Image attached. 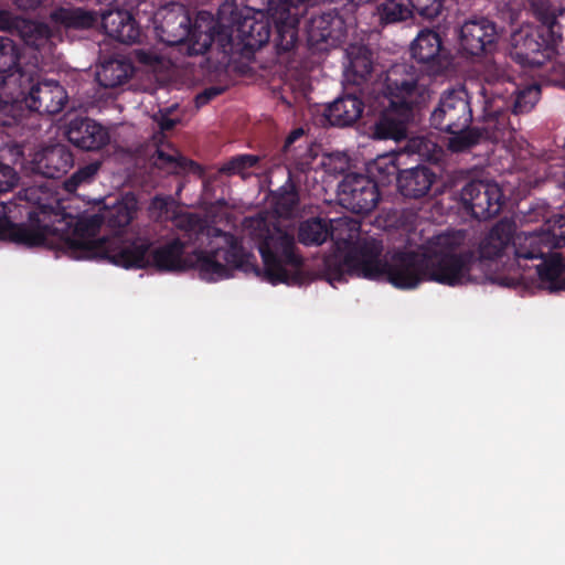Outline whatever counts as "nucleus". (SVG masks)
<instances>
[{
	"instance_id": "nucleus-2",
	"label": "nucleus",
	"mask_w": 565,
	"mask_h": 565,
	"mask_svg": "<svg viewBox=\"0 0 565 565\" xmlns=\"http://www.w3.org/2000/svg\"><path fill=\"white\" fill-rule=\"evenodd\" d=\"M215 236L223 245L211 250H195L189 256V268L198 270L201 279L217 281L231 277L232 269L252 274L263 280L279 285L300 286L303 281V258L297 253L295 236L279 227L266 228L257 248L263 267L256 256L247 250L234 234L215 228Z\"/></svg>"
},
{
	"instance_id": "nucleus-47",
	"label": "nucleus",
	"mask_w": 565,
	"mask_h": 565,
	"mask_svg": "<svg viewBox=\"0 0 565 565\" xmlns=\"http://www.w3.org/2000/svg\"><path fill=\"white\" fill-rule=\"evenodd\" d=\"M21 18L9 10L0 9V31L14 35Z\"/></svg>"
},
{
	"instance_id": "nucleus-24",
	"label": "nucleus",
	"mask_w": 565,
	"mask_h": 565,
	"mask_svg": "<svg viewBox=\"0 0 565 565\" xmlns=\"http://www.w3.org/2000/svg\"><path fill=\"white\" fill-rule=\"evenodd\" d=\"M364 106L362 97L356 92L347 93L328 105L324 116L332 126L349 127L361 118Z\"/></svg>"
},
{
	"instance_id": "nucleus-8",
	"label": "nucleus",
	"mask_w": 565,
	"mask_h": 565,
	"mask_svg": "<svg viewBox=\"0 0 565 565\" xmlns=\"http://www.w3.org/2000/svg\"><path fill=\"white\" fill-rule=\"evenodd\" d=\"M495 97L489 103L483 117L491 120L492 128H500V139L510 126L509 114L519 116L530 113L539 102L541 89L537 85H527L520 88L518 84L508 83L507 88L492 93Z\"/></svg>"
},
{
	"instance_id": "nucleus-44",
	"label": "nucleus",
	"mask_w": 565,
	"mask_h": 565,
	"mask_svg": "<svg viewBox=\"0 0 565 565\" xmlns=\"http://www.w3.org/2000/svg\"><path fill=\"white\" fill-rule=\"evenodd\" d=\"M18 181L17 171L12 167L0 162V194L11 191Z\"/></svg>"
},
{
	"instance_id": "nucleus-1",
	"label": "nucleus",
	"mask_w": 565,
	"mask_h": 565,
	"mask_svg": "<svg viewBox=\"0 0 565 565\" xmlns=\"http://www.w3.org/2000/svg\"><path fill=\"white\" fill-rule=\"evenodd\" d=\"M519 234L510 221H499L481 239L478 249L465 246L461 231L441 233L429 238L416 250H397L383 255L382 241L360 238L348 245L343 257L326 259V275L333 282L348 277L387 281L398 289H414L424 281L449 287L476 282L472 271L483 260L500 257Z\"/></svg>"
},
{
	"instance_id": "nucleus-40",
	"label": "nucleus",
	"mask_w": 565,
	"mask_h": 565,
	"mask_svg": "<svg viewBox=\"0 0 565 565\" xmlns=\"http://www.w3.org/2000/svg\"><path fill=\"white\" fill-rule=\"evenodd\" d=\"M173 225L184 232V236L190 242L198 238V235L205 228L203 220L194 213L173 214Z\"/></svg>"
},
{
	"instance_id": "nucleus-49",
	"label": "nucleus",
	"mask_w": 565,
	"mask_h": 565,
	"mask_svg": "<svg viewBox=\"0 0 565 565\" xmlns=\"http://www.w3.org/2000/svg\"><path fill=\"white\" fill-rule=\"evenodd\" d=\"M429 145L435 146L434 143L427 141L425 138L417 137L408 140L406 149L409 152L417 153L420 157H424L428 152Z\"/></svg>"
},
{
	"instance_id": "nucleus-12",
	"label": "nucleus",
	"mask_w": 565,
	"mask_h": 565,
	"mask_svg": "<svg viewBox=\"0 0 565 565\" xmlns=\"http://www.w3.org/2000/svg\"><path fill=\"white\" fill-rule=\"evenodd\" d=\"M412 58L418 64L417 74L430 77L444 75L450 66V55L440 34L430 29L419 31L409 47Z\"/></svg>"
},
{
	"instance_id": "nucleus-48",
	"label": "nucleus",
	"mask_w": 565,
	"mask_h": 565,
	"mask_svg": "<svg viewBox=\"0 0 565 565\" xmlns=\"http://www.w3.org/2000/svg\"><path fill=\"white\" fill-rule=\"evenodd\" d=\"M223 90L224 89L222 87H217V86H211V87L203 89L194 98L195 106L198 108H200V107L207 105L216 96L221 95L223 93Z\"/></svg>"
},
{
	"instance_id": "nucleus-13",
	"label": "nucleus",
	"mask_w": 565,
	"mask_h": 565,
	"mask_svg": "<svg viewBox=\"0 0 565 565\" xmlns=\"http://www.w3.org/2000/svg\"><path fill=\"white\" fill-rule=\"evenodd\" d=\"M497 24L486 17L466 20L458 29V52L465 57L492 53L498 42Z\"/></svg>"
},
{
	"instance_id": "nucleus-7",
	"label": "nucleus",
	"mask_w": 565,
	"mask_h": 565,
	"mask_svg": "<svg viewBox=\"0 0 565 565\" xmlns=\"http://www.w3.org/2000/svg\"><path fill=\"white\" fill-rule=\"evenodd\" d=\"M318 157V149L306 134L305 129L299 127L294 129L285 139L284 145L273 156L275 166H285L288 171V178L275 195V205L277 212L282 216H289L299 204V192L297 173H306L312 169V163Z\"/></svg>"
},
{
	"instance_id": "nucleus-25",
	"label": "nucleus",
	"mask_w": 565,
	"mask_h": 565,
	"mask_svg": "<svg viewBox=\"0 0 565 565\" xmlns=\"http://www.w3.org/2000/svg\"><path fill=\"white\" fill-rule=\"evenodd\" d=\"M102 26L107 36L124 43H135L140 36V28L135 18L125 10H110L102 15Z\"/></svg>"
},
{
	"instance_id": "nucleus-42",
	"label": "nucleus",
	"mask_w": 565,
	"mask_h": 565,
	"mask_svg": "<svg viewBox=\"0 0 565 565\" xmlns=\"http://www.w3.org/2000/svg\"><path fill=\"white\" fill-rule=\"evenodd\" d=\"M529 9L536 20L541 22L540 26L550 25L556 13L550 0H529Z\"/></svg>"
},
{
	"instance_id": "nucleus-41",
	"label": "nucleus",
	"mask_w": 565,
	"mask_h": 565,
	"mask_svg": "<svg viewBox=\"0 0 565 565\" xmlns=\"http://www.w3.org/2000/svg\"><path fill=\"white\" fill-rule=\"evenodd\" d=\"M412 10L425 19H435L441 13L444 0H408Z\"/></svg>"
},
{
	"instance_id": "nucleus-52",
	"label": "nucleus",
	"mask_w": 565,
	"mask_h": 565,
	"mask_svg": "<svg viewBox=\"0 0 565 565\" xmlns=\"http://www.w3.org/2000/svg\"><path fill=\"white\" fill-rule=\"evenodd\" d=\"M286 2L285 7L288 9L300 10V7L305 4L306 0H284ZM268 3H273L279 7H282V0H268Z\"/></svg>"
},
{
	"instance_id": "nucleus-11",
	"label": "nucleus",
	"mask_w": 565,
	"mask_h": 565,
	"mask_svg": "<svg viewBox=\"0 0 565 565\" xmlns=\"http://www.w3.org/2000/svg\"><path fill=\"white\" fill-rule=\"evenodd\" d=\"M270 34L268 19L245 17L230 34H223L216 29L215 40L224 53L241 52L244 56H249L268 43Z\"/></svg>"
},
{
	"instance_id": "nucleus-35",
	"label": "nucleus",
	"mask_w": 565,
	"mask_h": 565,
	"mask_svg": "<svg viewBox=\"0 0 565 565\" xmlns=\"http://www.w3.org/2000/svg\"><path fill=\"white\" fill-rule=\"evenodd\" d=\"M508 83H514L510 79L505 70L500 65L493 63L486 67L483 73V84L480 88V94L483 97V116L489 103L495 97L492 93L499 87L507 88Z\"/></svg>"
},
{
	"instance_id": "nucleus-33",
	"label": "nucleus",
	"mask_w": 565,
	"mask_h": 565,
	"mask_svg": "<svg viewBox=\"0 0 565 565\" xmlns=\"http://www.w3.org/2000/svg\"><path fill=\"white\" fill-rule=\"evenodd\" d=\"M332 236V222L321 217H310L300 222L298 242L305 246H320Z\"/></svg>"
},
{
	"instance_id": "nucleus-36",
	"label": "nucleus",
	"mask_w": 565,
	"mask_h": 565,
	"mask_svg": "<svg viewBox=\"0 0 565 565\" xmlns=\"http://www.w3.org/2000/svg\"><path fill=\"white\" fill-rule=\"evenodd\" d=\"M402 170L397 163V158L392 154L376 158L369 167V172L372 175L371 180L377 183V188L390 185L394 181L397 183Z\"/></svg>"
},
{
	"instance_id": "nucleus-53",
	"label": "nucleus",
	"mask_w": 565,
	"mask_h": 565,
	"mask_svg": "<svg viewBox=\"0 0 565 565\" xmlns=\"http://www.w3.org/2000/svg\"><path fill=\"white\" fill-rule=\"evenodd\" d=\"M177 121L169 117H162L159 125L162 130H171L174 128Z\"/></svg>"
},
{
	"instance_id": "nucleus-46",
	"label": "nucleus",
	"mask_w": 565,
	"mask_h": 565,
	"mask_svg": "<svg viewBox=\"0 0 565 565\" xmlns=\"http://www.w3.org/2000/svg\"><path fill=\"white\" fill-rule=\"evenodd\" d=\"M546 81L553 86L565 88V62H555L546 74Z\"/></svg>"
},
{
	"instance_id": "nucleus-27",
	"label": "nucleus",
	"mask_w": 565,
	"mask_h": 565,
	"mask_svg": "<svg viewBox=\"0 0 565 565\" xmlns=\"http://www.w3.org/2000/svg\"><path fill=\"white\" fill-rule=\"evenodd\" d=\"M138 211V201L132 194L116 200L111 205L105 204L100 210L103 225L116 232L124 230L135 218Z\"/></svg>"
},
{
	"instance_id": "nucleus-38",
	"label": "nucleus",
	"mask_w": 565,
	"mask_h": 565,
	"mask_svg": "<svg viewBox=\"0 0 565 565\" xmlns=\"http://www.w3.org/2000/svg\"><path fill=\"white\" fill-rule=\"evenodd\" d=\"M260 157L250 153L236 154L230 158L220 168V173L225 175H239L243 180L249 177L248 170L256 168Z\"/></svg>"
},
{
	"instance_id": "nucleus-15",
	"label": "nucleus",
	"mask_w": 565,
	"mask_h": 565,
	"mask_svg": "<svg viewBox=\"0 0 565 565\" xmlns=\"http://www.w3.org/2000/svg\"><path fill=\"white\" fill-rule=\"evenodd\" d=\"M341 204L355 214L372 212L380 202L381 193L377 183L370 177L350 173L339 184Z\"/></svg>"
},
{
	"instance_id": "nucleus-39",
	"label": "nucleus",
	"mask_w": 565,
	"mask_h": 565,
	"mask_svg": "<svg viewBox=\"0 0 565 565\" xmlns=\"http://www.w3.org/2000/svg\"><path fill=\"white\" fill-rule=\"evenodd\" d=\"M100 169V162H89L83 167H79L71 177H68L63 185L65 191L73 193L84 184H90Z\"/></svg>"
},
{
	"instance_id": "nucleus-20",
	"label": "nucleus",
	"mask_w": 565,
	"mask_h": 565,
	"mask_svg": "<svg viewBox=\"0 0 565 565\" xmlns=\"http://www.w3.org/2000/svg\"><path fill=\"white\" fill-rule=\"evenodd\" d=\"M281 6H286L284 0ZM268 13L275 24L274 42L277 53L282 54L291 51L298 39L300 10L268 3Z\"/></svg>"
},
{
	"instance_id": "nucleus-37",
	"label": "nucleus",
	"mask_w": 565,
	"mask_h": 565,
	"mask_svg": "<svg viewBox=\"0 0 565 565\" xmlns=\"http://www.w3.org/2000/svg\"><path fill=\"white\" fill-rule=\"evenodd\" d=\"M375 9L382 25L403 22L413 17V10L402 0H383Z\"/></svg>"
},
{
	"instance_id": "nucleus-16",
	"label": "nucleus",
	"mask_w": 565,
	"mask_h": 565,
	"mask_svg": "<svg viewBox=\"0 0 565 565\" xmlns=\"http://www.w3.org/2000/svg\"><path fill=\"white\" fill-rule=\"evenodd\" d=\"M308 42L311 46L337 47L347 36L343 18L337 9L313 12L306 24Z\"/></svg>"
},
{
	"instance_id": "nucleus-10",
	"label": "nucleus",
	"mask_w": 565,
	"mask_h": 565,
	"mask_svg": "<svg viewBox=\"0 0 565 565\" xmlns=\"http://www.w3.org/2000/svg\"><path fill=\"white\" fill-rule=\"evenodd\" d=\"M555 40L545 26L522 29L511 36V57L523 67H540L557 52Z\"/></svg>"
},
{
	"instance_id": "nucleus-51",
	"label": "nucleus",
	"mask_w": 565,
	"mask_h": 565,
	"mask_svg": "<svg viewBox=\"0 0 565 565\" xmlns=\"http://www.w3.org/2000/svg\"><path fill=\"white\" fill-rule=\"evenodd\" d=\"M12 1L21 10H34V9L41 7L42 4H44V2L46 0H12Z\"/></svg>"
},
{
	"instance_id": "nucleus-21",
	"label": "nucleus",
	"mask_w": 565,
	"mask_h": 565,
	"mask_svg": "<svg viewBox=\"0 0 565 565\" xmlns=\"http://www.w3.org/2000/svg\"><path fill=\"white\" fill-rule=\"evenodd\" d=\"M437 174L426 164L403 169L397 178V190L407 199H422L430 194L437 182Z\"/></svg>"
},
{
	"instance_id": "nucleus-29",
	"label": "nucleus",
	"mask_w": 565,
	"mask_h": 565,
	"mask_svg": "<svg viewBox=\"0 0 565 565\" xmlns=\"http://www.w3.org/2000/svg\"><path fill=\"white\" fill-rule=\"evenodd\" d=\"M50 19L53 23L65 30H90L98 23V14L95 11L83 8L60 7L51 11Z\"/></svg>"
},
{
	"instance_id": "nucleus-17",
	"label": "nucleus",
	"mask_w": 565,
	"mask_h": 565,
	"mask_svg": "<svg viewBox=\"0 0 565 565\" xmlns=\"http://www.w3.org/2000/svg\"><path fill=\"white\" fill-rule=\"evenodd\" d=\"M29 76L32 77L31 75ZM32 81L33 78L23 85V96L28 108L46 115H55L62 111L68 99L65 88L56 81L45 79L32 84L26 92V86ZM20 94L22 95L21 92Z\"/></svg>"
},
{
	"instance_id": "nucleus-45",
	"label": "nucleus",
	"mask_w": 565,
	"mask_h": 565,
	"mask_svg": "<svg viewBox=\"0 0 565 565\" xmlns=\"http://www.w3.org/2000/svg\"><path fill=\"white\" fill-rule=\"evenodd\" d=\"M136 61L149 67H157L162 64V56L153 50L150 49H138L135 51Z\"/></svg>"
},
{
	"instance_id": "nucleus-50",
	"label": "nucleus",
	"mask_w": 565,
	"mask_h": 565,
	"mask_svg": "<svg viewBox=\"0 0 565 565\" xmlns=\"http://www.w3.org/2000/svg\"><path fill=\"white\" fill-rule=\"evenodd\" d=\"M172 205V200L170 198H163V196H156L151 201V209L153 211L159 212V216H164L166 218L169 217L170 207Z\"/></svg>"
},
{
	"instance_id": "nucleus-23",
	"label": "nucleus",
	"mask_w": 565,
	"mask_h": 565,
	"mask_svg": "<svg viewBox=\"0 0 565 565\" xmlns=\"http://www.w3.org/2000/svg\"><path fill=\"white\" fill-rule=\"evenodd\" d=\"M20 50L17 43L7 36H0V86L14 85L21 88L31 77L20 66Z\"/></svg>"
},
{
	"instance_id": "nucleus-30",
	"label": "nucleus",
	"mask_w": 565,
	"mask_h": 565,
	"mask_svg": "<svg viewBox=\"0 0 565 565\" xmlns=\"http://www.w3.org/2000/svg\"><path fill=\"white\" fill-rule=\"evenodd\" d=\"M532 258L531 260H533ZM535 266L540 281L550 290L557 291L565 288V281L561 280L565 271V262L559 253H550L539 258Z\"/></svg>"
},
{
	"instance_id": "nucleus-3",
	"label": "nucleus",
	"mask_w": 565,
	"mask_h": 565,
	"mask_svg": "<svg viewBox=\"0 0 565 565\" xmlns=\"http://www.w3.org/2000/svg\"><path fill=\"white\" fill-rule=\"evenodd\" d=\"M33 216L35 214L31 213L30 223L25 224L44 232V241L38 246L47 245L51 236H57L60 248L77 260L107 262L122 268L140 266L143 260V253L148 247L146 241L128 239L122 235L95 238L103 225L99 212L77 217L68 216L60 223L62 226L40 225V220Z\"/></svg>"
},
{
	"instance_id": "nucleus-18",
	"label": "nucleus",
	"mask_w": 565,
	"mask_h": 565,
	"mask_svg": "<svg viewBox=\"0 0 565 565\" xmlns=\"http://www.w3.org/2000/svg\"><path fill=\"white\" fill-rule=\"evenodd\" d=\"M132 239L146 241L148 247L143 253V260L140 266H129L127 269L153 266L160 271H184L191 265L189 264V256L184 257L186 243L180 238H173L151 253L152 242L149 238L137 236Z\"/></svg>"
},
{
	"instance_id": "nucleus-9",
	"label": "nucleus",
	"mask_w": 565,
	"mask_h": 565,
	"mask_svg": "<svg viewBox=\"0 0 565 565\" xmlns=\"http://www.w3.org/2000/svg\"><path fill=\"white\" fill-rule=\"evenodd\" d=\"M565 246V216L557 215L548 220L540 231L521 232L514 241V255L518 266L527 267L523 262L542 258L553 249Z\"/></svg>"
},
{
	"instance_id": "nucleus-4",
	"label": "nucleus",
	"mask_w": 565,
	"mask_h": 565,
	"mask_svg": "<svg viewBox=\"0 0 565 565\" xmlns=\"http://www.w3.org/2000/svg\"><path fill=\"white\" fill-rule=\"evenodd\" d=\"M418 74L414 65L392 66L381 90L374 94L370 109L374 120L370 127L375 140L401 141L407 138L408 126L415 118Z\"/></svg>"
},
{
	"instance_id": "nucleus-19",
	"label": "nucleus",
	"mask_w": 565,
	"mask_h": 565,
	"mask_svg": "<svg viewBox=\"0 0 565 565\" xmlns=\"http://www.w3.org/2000/svg\"><path fill=\"white\" fill-rule=\"evenodd\" d=\"M66 139L83 151H98L108 145V130L89 117L77 116L65 125Z\"/></svg>"
},
{
	"instance_id": "nucleus-5",
	"label": "nucleus",
	"mask_w": 565,
	"mask_h": 565,
	"mask_svg": "<svg viewBox=\"0 0 565 565\" xmlns=\"http://www.w3.org/2000/svg\"><path fill=\"white\" fill-rule=\"evenodd\" d=\"M484 118L482 127H471L473 119L468 92L465 88L449 89L441 94L431 111L429 121L435 129L452 135L449 149L463 152L478 145L482 139L499 140L500 128H492L491 120Z\"/></svg>"
},
{
	"instance_id": "nucleus-6",
	"label": "nucleus",
	"mask_w": 565,
	"mask_h": 565,
	"mask_svg": "<svg viewBox=\"0 0 565 565\" xmlns=\"http://www.w3.org/2000/svg\"><path fill=\"white\" fill-rule=\"evenodd\" d=\"M216 28L217 22L205 11L199 12L192 22L188 8L178 2L161 7L154 15V29L160 41L169 46L185 44L189 55L207 52L215 41Z\"/></svg>"
},
{
	"instance_id": "nucleus-34",
	"label": "nucleus",
	"mask_w": 565,
	"mask_h": 565,
	"mask_svg": "<svg viewBox=\"0 0 565 565\" xmlns=\"http://www.w3.org/2000/svg\"><path fill=\"white\" fill-rule=\"evenodd\" d=\"M14 35L19 36L25 45L40 50L50 41L52 30L46 23L21 18Z\"/></svg>"
},
{
	"instance_id": "nucleus-28",
	"label": "nucleus",
	"mask_w": 565,
	"mask_h": 565,
	"mask_svg": "<svg viewBox=\"0 0 565 565\" xmlns=\"http://www.w3.org/2000/svg\"><path fill=\"white\" fill-rule=\"evenodd\" d=\"M350 66L348 70V79L355 86L360 87L358 90L363 93V85H367L372 78L374 70L373 52L364 46H353L349 51Z\"/></svg>"
},
{
	"instance_id": "nucleus-32",
	"label": "nucleus",
	"mask_w": 565,
	"mask_h": 565,
	"mask_svg": "<svg viewBox=\"0 0 565 565\" xmlns=\"http://www.w3.org/2000/svg\"><path fill=\"white\" fill-rule=\"evenodd\" d=\"M153 164L168 173L181 174L186 171H198L200 166L193 160L186 159L170 145L158 147L152 156Z\"/></svg>"
},
{
	"instance_id": "nucleus-14",
	"label": "nucleus",
	"mask_w": 565,
	"mask_h": 565,
	"mask_svg": "<svg viewBox=\"0 0 565 565\" xmlns=\"http://www.w3.org/2000/svg\"><path fill=\"white\" fill-rule=\"evenodd\" d=\"M503 199L502 190L497 183L480 180L470 181L460 192L463 209L479 221L497 216L503 206Z\"/></svg>"
},
{
	"instance_id": "nucleus-43",
	"label": "nucleus",
	"mask_w": 565,
	"mask_h": 565,
	"mask_svg": "<svg viewBox=\"0 0 565 565\" xmlns=\"http://www.w3.org/2000/svg\"><path fill=\"white\" fill-rule=\"evenodd\" d=\"M544 26L545 32L550 33V36L555 40V43L558 46L565 39V9L556 12L550 22V25Z\"/></svg>"
},
{
	"instance_id": "nucleus-31",
	"label": "nucleus",
	"mask_w": 565,
	"mask_h": 565,
	"mask_svg": "<svg viewBox=\"0 0 565 565\" xmlns=\"http://www.w3.org/2000/svg\"><path fill=\"white\" fill-rule=\"evenodd\" d=\"M134 74V65L125 58L104 61L96 73L98 84L105 88H115L125 84Z\"/></svg>"
},
{
	"instance_id": "nucleus-22",
	"label": "nucleus",
	"mask_w": 565,
	"mask_h": 565,
	"mask_svg": "<svg viewBox=\"0 0 565 565\" xmlns=\"http://www.w3.org/2000/svg\"><path fill=\"white\" fill-rule=\"evenodd\" d=\"M74 164V156L65 145H54L36 153L34 169L49 179H58Z\"/></svg>"
},
{
	"instance_id": "nucleus-26",
	"label": "nucleus",
	"mask_w": 565,
	"mask_h": 565,
	"mask_svg": "<svg viewBox=\"0 0 565 565\" xmlns=\"http://www.w3.org/2000/svg\"><path fill=\"white\" fill-rule=\"evenodd\" d=\"M9 209L4 202H0V241L13 243L23 247H33L43 243L44 232L36 231L25 223H13L8 216Z\"/></svg>"
}]
</instances>
